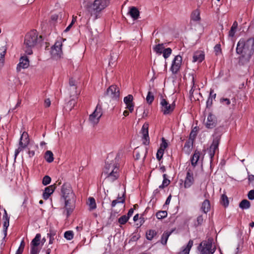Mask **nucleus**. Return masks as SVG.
I'll use <instances>...</instances> for the list:
<instances>
[{
	"instance_id": "f257e3e1",
	"label": "nucleus",
	"mask_w": 254,
	"mask_h": 254,
	"mask_svg": "<svg viewBox=\"0 0 254 254\" xmlns=\"http://www.w3.org/2000/svg\"><path fill=\"white\" fill-rule=\"evenodd\" d=\"M62 198L64 202V208L68 217L73 212L75 208V196L70 185L64 184L61 189Z\"/></svg>"
},
{
	"instance_id": "f03ea898",
	"label": "nucleus",
	"mask_w": 254,
	"mask_h": 254,
	"mask_svg": "<svg viewBox=\"0 0 254 254\" xmlns=\"http://www.w3.org/2000/svg\"><path fill=\"white\" fill-rule=\"evenodd\" d=\"M254 53V39L239 41V64L248 63Z\"/></svg>"
},
{
	"instance_id": "7ed1b4c3",
	"label": "nucleus",
	"mask_w": 254,
	"mask_h": 254,
	"mask_svg": "<svg viewBox=\"0 0 254 254\" xmlns=\"http://www.w3.org/2000/svg\"><path fill=\"white\" fill-rule=\"evenodd\" d=\"M119 155L112 160L108 157L106 161L103 174L109 181L114 182L119 177Z\"/></svg>"
},
{
	"instance_id": "20e7f679",
	"label": "nucleus",
	"mask_w": 254,
	"mask_h": 254,
	"mask_svg": "<svg viewBox=\"0 0 254 254\" xmlns=\"http://www.w3.org/2000/svg\"><path fill=\"white\" fill-rule=\"evenodd\" d=\"M43 41L41 35H39L36 30H31L25 36L23 49L25 53L30 55L33 54L32 49L41 44Z\"/></svg>"
},
{
	"instance_id": "39448f33",
	"label": "nucleus",
	"mask_w": 254,
	"mask_h": 254,
	"mask_svg": "<svg viewBox=\"0 0 254 254\" xmlns=\"http://www.w3.org/2000/svg\"><path fill=\"white\" fill-rule=\"evenodd\" d=\"M108 4L109 1L108 0H95L88 11L90 12L91 15H95V19H97V13L105 8Z\"/></svg>"
},
{
	"instance_id": "423d86ee",
	"label": "nucleus",
	"mask_w": 254,
	"mask_h": 254,
	"mask_svg": "<svg viewBox=\"0 0 254 254\" xmlns=\"http://www.w3.org/2000/svg\"><path fill=\"white\" fill-rule=\"evenodd\" d=\"M102 114V106L98 104L93 113L89 116V122L93 125L97 124L99 123Z\"/></svg>"
},
{
	"instance_id": "0eeeda50",
	"label": "nucleus",
	"mask_w": 254,
	"mask_h": 254,
	"mask_svg": "<svg viewBox=\"0 0 254 254\" xmlns=\"http://www.w3.org/2000/svg\"><path fill=\"white\" fill-rule=\"evenodd\" d=\"M221 134L215 133L213 135L212 143L211 144L209 150V155L211 158L214 156L216 150L218 149Z\"/></svg>"
},
{
	"instance_id": "6e6552de",
	"label": "nucleus",
	"mask_w": 254,
	"mask_h": 254,
	"mask_svg": "<svg viewBox=\"0 0 254 254\" xmlns=\"http://www.w3.org/2000/svg\"><path fill=\"white\" fill-rule=\"evenodd\" d=\"M161 110L164 115H169L173 112L175 108V104L173 102L169 104L165 99H162L160 102Z\"/></svg>"
},
{
	"instance_id": "1a4fd4ad",
	"label": "nucleus",
	"mask_w": 254,
	"mask_h": 254,
	"mask_svg": "<svg viewBox=\"0 0 254 254\" xmlns=\"http://www.w3.org/2000/svg\"><path fill=\"white\" fill-rule=\"evenodd\" d=\"M182 63V57L180 55L176 56L174 59L170 68L173 74H176L180 70Z\"/></svg>"
},
{
	"instance_id": "9d476101",
	"label": "nucleus",
	"mask_w": 254,
	"mask_h": 254,
	"mask_svg": "<svg viewBox=\"0 0 254 254\" xmlns=\"http://www.w3.org/2000/svg\"><path fill=\"white\" fill-rule=\"evenodd\" d=\"M193 171L190 168H187V173L184 181V187L185 188L190 187L194 183Z\"/></svg>"
},
{
	"instance_id": "9b49d317",
	"label": "nucleus",
	"mask_w": 254,
	"mask_h": 254,
	"mask_svg": "<svg viewBox=\"0 0 254 254\" xmlns=\"http://www.w3.org/2000/svg\"><path fill=\"white\" fill-rule=\"evenodd\" d=\"M148 127L149 125L148 124H144L141 130L142 134V143L145 145H149L150 143L149 137L148 135Z\"/></svg>"
},
{
	"instance_id": "f8f14e48",
	"label": "nucleus",
	"mask_w": 254,
	"mask_h": 254,
	"mask_svg": "<svg viewBox=\"0 0 254 254\" xmlns=\"http://www.w3.org/2000/svg\"><path fill=\"white\" fill-rule=\"evenodd\" d=\"M106 94L113 99H117L120 96L119 88L116 85H112L107 89Z\"/></svg>"
},
{
	"instance_id": "ddd939ff",
	"label": "nucleus",
	"mask_w": 254,
	"mask_h": 254,
	"mask_svg": "<svg viewBox=\"0 0 254 254\" xmlns=\"http://www.w3.org/2000/svg\"><path fill=\"white\" fill-rule=\"evenodd\" d=\"M62 44L60 42H57L52 47L51 54L55 58H60L62 54Z\"/></svg>"
},
{
	"instance_id": "4468645a",
	"label": "nucleus",
	"mask_w": 254,
	"mask_h": 254,
	"mask_svg": "<svg viewBox=\"0 0 254 254\" xmlns=\"http://www.w3.org/2000/svg\"><path fill=\"white\" fill-rule=\"evenodd\" d=\"M29 66V59L27 56H22L19 59V63L16 67L17 72L20 71L21 69L27 68Z\"/></svg>"
},
{
	"instance_id": "2eb2a0df",
	"label": "nucleus",
	"mask_w": 254,
	"mask_h": 254,
	"mask_svg": "<svg viewBox=\"0 0 254 254\" xmlns=\"http://www.w3.org/2000/svg\"><path fill=\"white\" fill-rule=\"evenodd\" d=\"M217 125V119L215 115L211 113H209L205 125L207 128H213L216 127Z\"/></svg>"
},
{
	"instance_id": "dca6fc26",
	"label": "nucleus",
	"mask_w": 254,
	"mask_h": 254,
	"mask_svg": "<svg viewBox=\"0 0 254 254\" xmlns=\"http://www.w3.org/2000/svg\"><path fill=\"white\" fill-rule=\"evenodd\" d=\"M124 102L126 105V108L127 109L130 113H132L134 110L132 95L129 94L125 97L124 99Z\"/></svg>"
},
{
	"instance_id": "f3484780",
	"label": "nucleus",
	"mask_w": 254,
	"mask_h": 254,
	"mask_svg": "<svg viewBox=\"0 0 254 254\" xmlns=\"http://www.w3.org/2000/svg\"><path fill=\"white\" fill-rule=\"evenodd\" d=\"M56 188V185L55 184L46 187L43 193V198L44 199H47L51 194L53 193Z\"/></svg>"
},
{
	"instance_id": "a211bd4d",
	"label": "nucleus",
	"mask_w": 254,
	"mask_h": 254,
	"mask_svg": "<svg viewBox=\"0 0 254 254\" xmlns=\"http://www.w3.org/2000/svg\"><path fill=\"white\" fill-rule=\"evenodd\" d=\"M29 143V135L27 132L24 131L21 135L19 145L22 147H27Z\"/></svg>"
},
{
	"instance_id": "6ab92c4d",
	"label": "nucleus",
	"mask_w": 254,
	"mask_h": 254,
	"mask_svg": "<svg viewBox=\"0 0 254 254\" xmlns=\"http://www.w3.org/2000/svg\"><path fill=\"white\" fill-rule=\"evenodd\" d=\"M4 213L3 215L2 219L4 220L3 226V228H4L3 232H4V237H5L7 235V228L9 226V217L8 216L6 211L5 209L4 210Z\"/></svg>"
},
{
	"instance_id": "aec40b11",
	"label": "nucleus",
	"mask_w": 254,
	"mask_h": 254,
	"mask_svg": "<svg viewBox=\"0 0 254 254\" xmlns=\"http://www.w3.org/2000/svg\"><path fill=\"white\" fill-rule=\"evenodd\" d=\"M203 244V243H201L200 244V246H201ZM211 244L209 243H203V247L200 251V254H210V249L211 248Z\"/></svg>"
},
{
	"instance_id": "412c9836",
	"label": "nucleus",
	"mask_w": 254,
	"mask_h": 254,
	"mask_svg": "<svg viewBox=\"0 0 254 254\" xmlns=\"http://www.w3.org/2000/svg\"><path fill=\"white\" fill-rule=\"evenodd\" d=\"M204 59V54L201 51L195 52L193 56V62L201 63Z\"/></svg>"
},
{
	"instance_id": "4be33fe9",
	"label": "nucleus",
	"mask_w": 254,
	"mask_h": 254,
	"mask_svg": "<svg viewBox=\"0 0 254 254\" xmlns=\"http://www.w3.org/2000/svg\"><path fill=\"white\" fill-rule=\"evenodd\" d=\"M200 153L197 150H195L193 153L192 157L191 158V164L192 166L195 167L199 159Z\"/></svg>"
},
{
	"instance_id": "5701e85b",
	"label": "nucleus",
	"mask_w": 254,
	"mask_h": 254,
	"mask_svg": "<svg viewBox=\"0 0 254 254\" xmlns=\"http://www.w3.org/2000/svg\"><path fill=\"white\" fill-rule=\"evenodd\" d=\"M200 11L196 9L193 10L190 15V19L193 21L199 22L200 20Z\"/></svg>"
},
{
	"instance_id": "b1692460",
	"label": "nucleus",
	"mask_w": 254,
	"mask_h": 254,
	"mask_svg": "<svg viewBox=\"0 0 254 254\" xmlns=\"http://www.w3.org/2000/svg\"><path fill=\"white\" fill-rule=\"evenodd\" d=\"M128 13L134 19H137L139 16V12L138 10L133 6L130 8Z\"/></svg>"
},
{
	"instance_id": "393cba45",
	"label": "nucleus",
	"mask_w": 254,
	"mask_h": 254,
	"mask_svg": "<svg viewBox=\"0 0 254 254\" xmlns=\"http://www.w3.org/2000/svg\"><path fill=\"white\" fill-rule=\"evenodd\" d=\"M210 203L208 199L204 200V201L202 203L201 210L206 214L210 210Z\"/></svg>"
},
{
	"instance_id": "a878e982",
	"label": "nucleus",
	"mask_w": 254,
	"mask_h": 254,
	"mask_svg": "<svg viewBox=\"0 0 254 254\" xmlns=\"http://www.w3.org/2000/svg\"><path fill=\"white\" fill-rule=\"evenodd\" d=\"M193 241L190 240L187 246L183 249L182 251L178 253V254H189L190 251L193 246Z\"/></svg>"
},
{
	"instance_id": "bb28decb",
	"label": "nucleus",
	"mask_w": 254,
	"mask_h": 254,
	"mask_svg": "<svg viewBox=\"0 0 254 254\" xmlns=\"http://www.w3.org/2000/svg\"><path fill=\"white\" fill-rule=\"evenodd\" d=\"M238 24L237 21H235L233 25L232 26L229 32V37L231 38L232 41H233V38H234V36L235 35V34L236 32L237 29Z\"/></svg>"
},
{
	"instance_id": "cd10ccee",
	"label": "nucleus",
	"mask_w": 254,
	"mask_h": 254,
	"mask_svg": "<svg viewBox=\"0 0 254 254\" xmlns=\"http://www.w3.org/2000/svg\"><path fill=\"white\" fill-rule=\"evenodd\" d=\"M57 231L50 228L49 232L47 234L48 237L49 238V244H52L55 239V236L56 235Z\"/></svg>"
},
{
	"instance_id": "c85d7f7f",
	"label": "nucleus",
	"mask_w": 254,
	"mask_h": 254,
	"mask_svg": "<svg viewBox=\"0 0 254 254\" xmlns=\"http://www.w3.org/2000/svg\"><path fill=\"white\" fill-rule=\"evenodd\" d=\"M89 207L90 210H93L96 208V203L95 199L92 197H89L87 202Z\"/></svg>"
},
{
	"instance_id": "c756f323",
	"label": "nucleus",
	"mask_w": 254,
	"mask_h": 254,
	"mask_svg": "<svg viewBox=\"0 0 254 254\" xmlns=\"http://www.w3.org/2000/svg\"><path fill=\"white\" fill-rule=\"evenodd\" d=\"M45 159L48 163H51L54 161V155L51 151L48 150L45 153Z\"/></svg>"
},
{
	"instance_id": "7c9ffc66",
	"label": "nucleus",
	"mask_w": 254,
	"mask_h": 254,
	"mask_svg": "<svg viewBox=\"0 0 254 254\" xmlns=\"http://www.w3.org/2000/svg\"><path fill=\"white\" fill-rule=\"evenodd\" d=\"M251 206L250 202L249 200L247 199L243 200L239 203V207L242 208V209H248Z\"/></svg>"
},
{
	"instance_id": "2f4dec72",
	"label": "nucleus",
	"mask_w": 254,
	"mask_h": 254,
	"mask_svg": "<svg viewBox=\"0 0 254 254\" xmlns=\"http://www.w3.org/2000/svg\"><path fill=\"white\" fill-rule=\"evenodd\" d=\"M172 232V231H170V232L167 231V232H164V233L163 234V235L162 236L161 240V243L163 245H165L167 244L168 238L170 236V235L171 234Z\"/></svg>"
},
{
	"instance_id": "473e14b6",
	"label": "nucleus",
	"mask_w": 254,
	"mask_h": 254,
	"mask_svg": "<svg viewBox=\"0 0 254 254\" xmlns=\"http://www.w3.org/2000/svg\"><path fill=\"white\" fill-rule=\"evenodd\" d=\"M41 237V236L40 234H37L35 237L32 240L31 243V245L38 246L40 243Z\"/></svg>"
},
{
	"instance_id": "72a5a7b5",
	"label": "nucleus",
	"mask_w": 254,
	"mask_h": 254,
	"mask_svg": "<svg viewBox=\"0 0 254 254\" xmlns=\"http://www.w3.org/2000/svg\"><path fill=\"white\" fill-rule=\"evenodd\" d=\"M153 50L157 54L161 55L164 50V45L163 44H158L153 48Z\"/></svg>"
},
{
	"instance_id": "f704fd0d",
	"label": "nucleus",
	"mask_w": 254,
	"mask_h": 254,
	"mask_svg": "<svg viewBox=\"0 0 254 254\" xmlns=\"http://www.w3.org/2000/svg\"><path fill=\"white\" fill-rule=\"evenodd\" d=\"M157 234V232L154 230H149L146 233V238L148 240H151Z\"/></svg>"
},
{
	"instance_id": "c9c22d12",
	"label": "nucleus",
	"mask_w": 254,
	"mask_h": 254,
	"mask_svg": "<svg viewBox=\"0 0 254 254\" xmlns=\"http://www.w3.org/2000/svg\"><path fill=\"white\" fill-rule=\"evenodd\" d=\"M220 203L222 205H223L225 207L228 206L229 200L228 197L226 194H223L221 195Z\"/></svg>"
},
{
	"instance_id": "e433bc0d",
	"label": "nucleus",
	"mask_w": 254,
	"mask_h": 254,
	"mask_svg": "<svg viewBox=\"0 0 254 254\" xmlns=\"http://www.w3.org/2000/svg\"><path fill=\"white\" fill-rule=\"evenodd\" d=\"M167 212L165 210L159 211L156 213V216L158 219L165 218L167 217Z\"/></svg>"
},
{
	"instance_id": "4c0bfd02",
	"label": "nucleus",
	"mask_w": 254,
	"mask_h": 254,
	"mask_svg": "<svg viewBox=\"0 0 254 254\" xmlns=\"http://www.w3.org/2000/svg\"><path fill=\"white\" fill-rule=\"evenodd\" d=\"M163 181L162 184L161 185H160L159 187V188L160 189H163L164 187L168 186L170 184V180L167 178V176L166 174H164L163 175Z\"/></svg>"
},
{
	"instance_id": "58836bf2",
	"label": "nucleus",
	"mask_w": 254,
	"mask_h": 254,
	"mask_svg": "<svg viewBox=\"0 0 254 254\" xmlns=\"http://www.w3.org/2000/svg\"><path fill=\"white\" fill-rule=\"evenodd\" d=\"M94 0H83L82 2L83 6L88 11L90 6H92L93 4L92 2H94Z\"/></svg>"
},
{
	"instance_id": "ea45409f",
	"label": "nucleus",
	"mask_w": 254,
	"mask_h": 254,
	"mask_svg": "<svg viewBox=\"0 0 254 254\" xmlns=\"http://www.w3.org/2000/svg\"><path fill=\"white\" fill-rule=\"evenodd\" d=\"M154 96L153 94L151 92L149 91L147 93V95L146 98L147 102L148 104H150L154 101Z\"/></svg>"
},
{
	"instance_id": "a19ab883",
	"label": "nucleus",
	"mask_w": 254,
	"mask_h": 254,
	"mask_svg": "<svg viewBox=\"0 0 254 254\" xmlns=\"http://www.w3.org/2000/svg\"><path fill=\"white\" fill-rule=\"evenodd\" d=\"M172 53V49L170 48L164 49L163 51V56L165 59L168 58Z\"/></svg>"
},
{
	"instance_id": "79ce46f5",
	"label": "nucleus",
	"mask_w": 254,
	"mask_h": 254,
	"mask_svg": "<svg viewBox=\"0 0 254 254\" xmlns=\"http://www.w3.org/2000/svg\"><path fill=\"white\" fill-rule=\"evenodd\" d=\"M64 237L66 239L71 240L73 238V232L72 231H67L64 233Z\"/></svg>"
},
{
	"instance_id": "37998d69",
	"label": "nucleus",
	"mask_w": 254,
	"mask_h": 254,
	"mask_svg": "<svg viewBox=\"0 0 254 254\" xmlns=\"http://www.w3.org/2000/svg\"><path fill=\"white\" fill-rule=\"evenodd\" d=\"M248 179L249 185H251L254 188V175L252 174H249V172H248Z\"/></svg>"
},
{
	"instance_id": "c03bdc74",
	"label": "nucleus",
	"mask_w": 254,
	"mask_h": 254,
	"mask_svg": "<svg viewBox=\"0 0 254 254\" xmlns=\"http://www.w3.org/2000/svg\"><path fill=\"white\" fill-rule=\"evenodd\" d=\"M129 218L126 215H123L119 219V222L122 225L126 224Z\"/></svg>"
},
{
	"instance_id": "a18cd8bd",
	"label": "nucleus",
	"mask_w": 254,
	"mask_h": 254,
	"mask_svg": "<svg viewBox=\"0 0 254 254\" xmlns=\"http://www.w3.org/2000/svg\"><path fill=\"white\" fill-rule=\"evenodd\" d=\"M51 182V178L49 176H45L43 178L42 184L44 186L49 185Z\"/></svg>"
},
{
	"instance_id": "49530a36",
	"label": "nucleus",
	"mask_w": 254,
	"mask_h": 254,
	"mask_svg": "<svg viewBox=\"0 0 254 254\" xmlns=\"http://www.w3.org/2000/svg\"><path fill=\"white\" fill-rule=\"evenodd\" d=\"M214 49L216 55H218L221 54L222 51L221 48V45L220 44H216L214 47Z\"/></svg>"
},
{
	"instance_id": "de8ad7c7",
	"label": "nucleus",
	"mask_w": 254,
	"mask_h": 254,
	"mask_svg": "<svg viewBox=\"0 0 254 254\" xmlns=\"http://www.w3.org/2000/svg\"><path fill=\"white\" fill-rule=\"evenodd\" d=\"M163 154H164L163 149L160 148L158 150L157 154H156V157L158 160H161V159L163 157Z\"/></svg>"
},
{
	"instance_id": "09e8293b",
	"label": "nucleus",
	"mask_w": 254,
	"mask_h": 254,
	"mask_svg": "<svg viewBox=\"0 0 254 254\" xmlns=\"http://www.w3.org/2000/svg\"><path fill=\"white\" fill-rule=\"evenodd\" d=\"M31 249L30 254H38L39 252V248L38 246H34L33 245H31Z\"/></svg>"
},
{
	"instance_id": "8fccbe9b",
	"label": "nucleus",
	"mask_w": 254,
	"mask_h": 254,
	"mask_svg": "<svg viewBox=\"0 0 254 254\" xmlns=\"http://www.w3.org/2000/svg\"><path fill=\"white\" fill-rule=\"evenodd\" d=\"M69 84L71 87H72L73 90H76V87L75 86V81L72 78H70L69 81Z\"/></svg>"
},
{
	"instance_id": "3c124183",
	"label": "nucleus",
	"mask_w": 254,
	"mask_h": 254,
	"mask_svg": "<svg viewBox=\"0 0 254 254\" xmlns=\"http://www.w3.org/2000/svg\"><path fill=\"white\" fill-rule=\"evenodd\" d=\"M162 142L161 144L160 148L163 149V150L164 151V149H166L168 146V144L164 138H162Z\"/></svg>"
},
{
	"instance_id": "603ef678",
	"label": "nucleus",
	"mask_w": 254,
	"mask_h": 254,
	"mask_svg": "<svg viewBox=\"0 0 254 254\" xmlns=\"http://www.w3.org/2000/svg\"><path fill=\"white\" fill-rule=\"evenodd\" d=\"M248 197L250 200L254 199V190H252L249 191L248 193Z\"/></svg>"
},
{
	"instance_id": "864d4df0",
	"label": "nucleus",
	"mask_w": 254,
	"mask_h": 254,
	"mask_svg": "<svg viewBox=\"0 0 254 254\" xmlns=\"http://www.w3.org/2000/svg\"><path fill=\"white\" fill-rule=\"evenodd\" d=\"M26 147H22L21 146H19V147L16 149L15 151V153H14V156H15V158L16 157V156L18 155V154L20 153V152H21L23 149L25 148Z\"/></svg>"
},
{
	"instance_id": "5fc2aeb1",
	"label": "nucleus",
	"mask_w": 254,
	"mask_h": 254,
	"mask_svg": "<svg viewBox=\"0 0 254 254\" xmlns=\"http://www.w3.org/2000/svg\"><path fill=\"white\" fill-rule=\"evenodd\" d=\"M220 101L221 103H223L227 105H228L230 104V101L228 98H221Z\"/></svg>"
},
{
	"instance_id": "6e6d98bb",
	"label": "nucleus",
	"mask_w": 254,
	"mask_h": 254,
	"mask_svg": "<svg viewBox=\"0 0 254 254\" xmlns=\"http://www.w3.org/2000/svg\"><path fill=\"white\" fill-rule=\"evenodd\" d=\"M212 103H213V99L208 97V98L206 101V107L207 108L210 107L212 105Z\"/></svg>"
},
{
	"instance_id": "4d7b16f0",
	"label": "nucleus",
	"mask_w": 254,
	"mask_h": 254,
	"mask_svg": "<svg viewBox=\"0 0 254 254\" xmlns=\"http://www.w3.org/2000/svg\"><path fill=\"white\" fill-rule=\"evenodd\" d=\"M203 222V218L201 215L198 216L197 218V225H201Z\"/></svg>"
},
{
	"instance_id": "13d9d810",
	"label": "nucleus",
	"mask_w": 254,
	"mask_h": 254,
	"mask_svg": "<svg viewBox=\"0 0 254 254\" xmlns=\"http://www.w3.org/2000/svg\"><path fill=\"white\" fill-rule=\"evenodd\" d=\"M5 49L4 48V47L0 49V59H3L5 55Z\"/></svg>"
},
{
	"instance_id": "bf43d9fd",
	"label": "nucleus",
	"mask_w": 254,
	"mask_h": 254,
	"mask_svg": "<svg viewBox=\"0 0 254 254\" xmlns=\"http://www.w3.org/2000/svg\"><path fill=\"white\" fill-rule=\"evenodd\" d=\"M216 94L215 93H214V90L213 89H211L209 97L211 98L212 99H215V98H216Z\"/></svg>"
},
{
	"instance_id": "052dcab7",
	"label": "nucleus",
	"mask_w": 254,
	"mask_h": 254,
	"mask_svg": "<svg viewBox=\"0 0 254 254\" xmlns=\"http://www.w3.org/2000/svg\"><path fill=\"white\" fill-rule=\"evenodd\" d=\"M196 135V131H194V130H192L190 134V139H194V138L195 137Z\"/></svg>"
},
{
	"instance_id": "680f3d73",
	"label": "nucleus",
	"mask_w": 254,
	"mask_h": 254,
	"mask_svg": "<svg viewBox=\"0 0 254 254\" xmlns=\"http://www.w3.org/2000/svg\"><path fill=\"white\" fill-rule=\"evenodd\" d=\"M51 105V101L49 99H46L44 102V106L45 107H49Z\"/></svg>"
},
{
	"instance_id": "e2e57ef3",
	"label": "nucleus",
	"mask_w": 254,
	"mask_h": 254,
	"mask_svg": "<svg viewBox=\"0 0 254 254\" xmlns=\"http://www.w3.org/2000/svg\"><path fill=\"white\" fill-rule=\"evenodd\" d=\"M124 194L122 196H118V198L116 200H119V201L121 202V203L123 204L125 202V198L124 196Z\"/></svg>"
},
{
	"instance_id": "0e129e2a",
	"label": "nucleus",
	"mask_w": 254,
	"mask_h": 254,
	"mask_svg": "<svg viewBox=\"0 0 254 254\" xmlns=\"http://www.w3.org/2000/svg\"><path fill=\"white\" fill-rule=\"evenodd\" d=\"M118 203H121V202H119V200H114L113 201H112V203H111V206L112 208L114 207Z\"/></svg>"
},
{
	"instance_id": "69168bd1",
	"label": "nucleus",
	"mask_w": 254,
	"mask_h": 254,
	"mask_svg": "<svg viewBox=\"0 0 254 254\" xmlns=\"http://www.w3.org/2000/svg\"><path fill=\"white\" fill-rule=\"evenodd\" d=\"M24 247H25V243L24 242V240H22L20 243V246H19L18 249L23 251Z\"/></svg>"
},
{
	"instance_id": "338daca9",
	"label": "nucleus",
	"mask_w": 254,
	"mask_h": 254,
	"mask_svg": "<svg viewBox=\"0 0 254 254\" xmlns=\"http://www.w3.org/2000/svg\"><path fill=\"white\" fill-rule=\"evenodd\" d=\"M140 152H138L137 151H135V156H134V157L135 158V159L136 160H138V159H139L140 158V157H141V154H140Z\"/></svg>"
},
{
	"instance_id": "774afa93",
	"label": "nucleus",
	"mask_w": 254,
	"mask_h": 254,
	"mask_svg": "<svg viewBox=\"0 0 254 254\" xmlns=\"http://www.w3.org/2000/svg\"><path fill=\"white\" fill-rule=\"evenodd\" d=\"M133 208H130L128 213H127V217H128V218H129V217L132 215L133 213Z\"/></svg>"
}]
</instances>
